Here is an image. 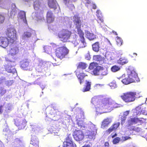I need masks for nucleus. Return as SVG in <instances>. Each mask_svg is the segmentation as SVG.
Instances as JSON below:
<instances>
[{"instance_id":"45","label":"nucleus","mask_w":147,"mask_h":147,"mask_svg":"<svg viewBox=\"0 0 147 147\" xmlns=\"http://www.w3.org/2000/svg\"><path fill=\"white\" fill-rule=\"evenodd\" d=\"M13 83V80H7L6 81L5 84L7 86H10Z\"/></svg>"},{"instance_id":"20","label":"nucleus","mask_w":147,"mask_h":147,"mask_svg":"<svg viewBox=\"0 0 147 147\" xmlns=\"http://www.w3.org/2000/svg\"><path fill=\"white\" fill-rule=\"evenodd\" d=\"M77 124L78 125V128L81 129H85L87 126V125L82 120H77Z\"/></svg>"},{"instance_id":"31","label":"nucleus","mask_w":147,"mask_h":147,"mask_svg":"<svg viewBox=\"0 0 147 147\" xmlns=\"http://www.w3.org/2000/svg\"><path fill=\"white\" fill-rule=\"evenodd\" d=\"M34 138H32L31 140V144H32L33 145L36 146V147H38V141L37 139L36 138H35V140H34Z\"/></svg>"},{"instance_id":"41","label":"nucleus","mask_w":147,"mask_h":147,"mask_svg":"<svg viewBox=\"0 0 147 147\" xmlns=\"http://www.w3.org/2000/svg\"><path fill=\"white\" fill-rule=\"evenodd\" d=\"M131 138V137L128 136H122L121 138H120V140L122 142H123L127 140L130 139Z\"/></svg>"},{"instance_id":"43","label":"nucleus","mask_w":147,"mask_h":147,"mask_svg":"<svg viewBox=\"0 0 147 147\" xmlns=\"http://www.w3.org/2000/svg\"><path fill=\"white\" fill-rule=\"evenodd\" d=\"M117 42L118 45L121 46L122 44V40L118 36L117 37Z\"/></svg>"},{"instance_id":"8","label":"nucleus","mask_w":147,"mask_h":147,"mask_svg":"<svg viewBox=\"0 0 147 147\" xmlns=\"http://www.w3.org/2000/svg\"><path fill=\"white\" fill-rule=\"evenodd\" d=\"M128 77L131 79H133L134 82L135 80H137L136 79L138 77L137 74L134 70V67H129L127 71Z\"/></svg>"},{"instance_id":"34","label":"nucleus","mask_w":147,"mask_h":147,"mask_svg":"<svg viewBox=\"0 0 147 147\" xmlns=\"http://www.w3.org/2000/svg\"><path fill=\"white\" fill-rule=\"evenodd\" d=\"M85 76V74L83 73H81L77 76L78 78L80 80V83L81 84L83 82L82 80Z\"/></svg>"},{"instance_id":"38","label":"nucleus","mask_w":147,"mask_h":147,"mask_svg":"<svg viewBox=\"0 0 147 147\" xmlns=\"http://www.w3.org/2000/svg\"><path fill=\"white\" fill-rule=\"evenodd\" d=\"M93 58L94 60L97 61H101L103 59V58L100 55L94 56Z\"/></svg>"},{"instance_id":"40","label":"nucleus","mask_w":147,"mask_h":147,"mask_svg":"<svg viewBox=\"0 0 147 147\" xmlns=\"http://www.w3.org/2000/svg\"><path fill=\"white\" fill-rule=\"evenodd\" d=\"M107 70H102L100 69V76L101 77L107 75Z\"/></svg>"},{"instance_id":"32","label":"nucleus","mask_w":147,"mask_h":147,"mask_svg":"<svg viewBox=\"0 0 147 147\" xmlns=\"http://www.w3.org/2000/svg\"><path fill=\"white\" fill-rule=\"evenodd\" d=\"M128 62V60L124 57L120 58L119 60L118 61V63L121 65H123L126 63Z\"/></svg>"},{"instance_id":"2","label":"nucleus","mask_w":147,"mask_h":147,"mask_svg":"<svg viewBox=\"0 0 147 147\" xmlns=\"http://www.w3.org/2000/svg\"><path fill=\"white\" fill-rule=\"evenodd\" d=\"M80 36L79 39L76 40L74 41H73L72 42L76 46L78 45L79 48H81L85 47L86 45V44L84 38V33L83 32L78 33Z\"/></svg>"},{"instance_id":"59","label":"nucleus","mask_w":147,"mask_h":147,"mask_svg":"<svg viewBox=\"0 0 147 147\" xmlns=\"http://www.w3.org/2000/svg\"><path fill=\"white\" fill-rule=\"evenodd\" d=\"M104 86L103 84H97L95 85V87H102Z\"/></svg>"},{"instance_id":"9","label":"nucleus","mask_w":147,"mask_h":147,"mask_svg":"<svg viewBox=\"0 0 147 147\" xmlns=\"http://www.w3.org/2000/svg\"><path fill=\"white\" fill-rule=\"evenodd\" d=\"M73 22L75 24L76 27L77 29V32L79 33L82 32V30L80 29L81 23L80 18L78 16L75 15L73 18Z\"/></svg>"},{"instance_id":"51","label":"nucleus","mask_w":147,"mask_h":147,"mask_svg":"<svg viewBox=\"0 0 147 147\" xmlns=\"http://www.w3.org/2000/svg\"><path fill=\"white\" fill-rule=\"evenodd\" d=\"M4 19V17L1 15H0V24L2 23L3 22Z\"/></svg>"},{"instance_id":"23","label":"nucleus","mask_w":147,"mask_h":147,"mask_svg":"<svg viewBox=\"0 0 147 147\" xmlns=\"http://www.w3.org/2000/svg\"><path fill=\"white\" fill-rule=\"evenodd\" d=\"M29 61L28 59H26L23 60L20 63L21 67L23 69H25L28 66Z\"/></svg>"},{"instance_id":"37","label":"nucleus","mask_w":147,"mask_h":147,"mask_svg":"<svg viewBox=\"0 0 147 147\" xmlns=\"http://www.w3.org/2000/svg\"><path fill=\"white\" fill-rule=\"evenodd\" d=\"M87 66L86 64L84 63H80L78 66V67L79 68H82L83 69H84Z\"/></svg>"},{"instance_id":"5","label":"nucleus","mask_w":147,"mask_h":147,"mask_svg":"<svg viewBox=\"0 0 147 147\" xmlns=\"http://www.w3.org/2000/svg\"><path fill=\"white\" fill-rule=\"evenodd\" d=\"M89 129L90 130H92L91 127H93V130H86L85 133V135L88 137V138L91 139H95V136L96 131V129L95 125L90 122L89 124Z\"/></svg>"},{"instance_id":"63","label":"nucleus","mask_w":147,"mask_h":147,"mask_svg":"<svg viewBox=\"0 0 147 147\" xmlns=\"http://www.w3.org/2000/svg\"><path fill=\"white\" fill-rule=\"evenodd\" d=\"M133 130L135 131L136 130L137 131H140V129L138 127H137V128H135Z\"/></svg>"},{"instance_id":"1","label":"nucleus","mask_w":147,"mask_h":147,"mask_svg":"<svg viewBox=\"0 0 147 147\" xmlns=\"http://www.w3.org/2000/svg\"><path fill=\"white\" fill-rule=\"evenodd\" d=\"M91 103L93 104L96 107L97 111L104 108H107V105H113V107L116 108L119 107L120 105L116 103L115 101L111 99H105L102 102L98 101V99L96 96H94L92 99Z\"/></svg>"},{"instance_id":"55","label":"nucleus","mask_w":147,"mask_h":147,"mask_svg":"<svg viewBox=\"0 0 147 147\" xmlns=\"http://www.w3.org/2000/svg\"><path fill=\"white\" fill-rule=\"evenodd\" d=\"M144 115H147V110L145 109H142L141 110V113Z\"/></svg>"},{"instance_id":"30","label":"nucleus","mask_w":147,"mask_h":147,"mask_svg":"<svg viewBox=\"0 0 147 147\" xmlns=\"http://www.w3.org/2000/svg\"><path fill=\"white\" fill-rule=\"evenodd\" d=\"M31 35V34L30 32H25L22 36V38L26 40L28 38L30 37Z\"/></svg>"},{"instance_id":"60","label":"nucleus","mask_w":147,"mask_h":147,"mask_svg":"<svg viewBox=\"0 0 147 147\" xmlns=\"http://www.w3.org/2000/svg\"><path fill=\"white\" fill-rule=\"evenodd\" d=\"M3 107L2 105H0V113H2L3 111Z\"/></svg>"},{"instance_id":"24","label":"nucleus","mask_w":147,"mask_h":147,"mask_svg":"<svg viewBox=\"0 0 147 147\" xmlns=\"http://www.w3.org/2000/svg\"><path fill=\"white\" fill-rule=\"evenodd\" d=\"M85 34L86 37L90 40H92L96 38L95 35L88 31H86Z\"/></svg>"},{"instance_id":"57","label":"nucleus","mask_w":147,"mask_h":147,"mask_svg":"<svg viewBox=\"0 0 147 147\" xmlns=\"http://www.w3.org/2000/svg\"><path fill=\"white\" fill-rule=\"evenodd\" d=\"M86 59L88 60H90V57L89 53H88L86 56Z\"/></svg>"},{"instance_id":"16","label":"nucleus","mask_w":147,"mask_h":147,"mask_svg":"<svg viewBox=\"0 0 147 147\" xmlns=\"http://www.w3.org/2000/svg\"><path fill=\"white\" fill-rule=\"evenodd\" d=\"M47 21L48 23L53 22L54 20V17L53 13L50 10L47 11L46 15Z\"/></svg>"},{"instance_id":"12","label":"nucleus","mask_w":147,"mask_h":147,"mask_svg":"<svg viewBox=\"0 0 147 147\" xmlns=\"http://www.w3.org/2000/svg\"><path fill=\"white\" fill-rule=\"evenodd\" d=\"M34 9L39 13L43 10L42 5L38 0H36L34 2Z\"/></svg>"},{"instance_id":"49","label":"nucleus","mask_w":147,"mask_h":147,"mask_svg":"<svg viewBox=\"0 0 147 147\" xmlns=\"http://www.w3.org/2000/svg\"><path fill=\"white\" fill-rule=\"evenodd\" d=\"M115 130L114 129L113 127L111 126L108 130L107 131V132L109 134H110L111 132H112L113 131Z\"/></svg>"},{"instance_id":"53","label":"nucleus","mask_w":147,"mask_h":147,"mask_svg":"<svg viewBox=\"0 0 147 147\" xmlns=\"http://www.w3.org/2000/svg\"><path fill=\"white\" fill-rule=\"evenodd\" d=\"M119 124L120 123H117L114 124L112 126L113 127L114 129L115 130L119 126Z\"/></svg>"},{"instance_id":"36","label":"nucleus","mask_w":147,"mask_h":147,"mask_svg":"<svg viewBox=\"0 0 147 147\" xmlns=\"http://www.w3.org/2000/svg\"><path fill=\"white\" fill-rule=\"evenodd\" d=\"M120 69V68L118 66L114 65L111 68V69L112 71L113 72H115L119 70Z\"/></svg>"},{"instance_id":"21","label":"nucleus","mask_w":147,"mask_h":147,"mask_svg":"<svg viewBox=\"0 0 147 147\" xmlns=\"http://www.w3.org/2000/svg\"><path fill=\"white\" fill-rule=\"evenodd\" d=\"M6 71L9 73H14L16 71V70L9 63L5 67Z\"/></svg>"},{"instance_id":"22","label":"nucleus","mask_w":147,"mask_h":147,"mask_svg":"<svg viewBox=\"0 0 147 147\" xmlns=\"http://www.w3.org/2000/svg\"><path fill=\"white\" fill-rule=\"evenodd\" d=\"M133 115L134 116H139L141 114V109L140 106L136 107L135 109L133 110Z\"/></svg>"},{"instance_id":"15","label":"nucleus","mask_w":147,"mask_h":147,"mask_svg":"<svg viewBox=\"0 0 147 147\" xmlns=\"http://www.w3.org/2000/svg\"><path fill=\"white\" fill-rule=\"evenodd\" d=\"M18 9L16 8V5L14 4L11 5V8L8 10L10 12V17L13 18L17 13Z\"/></svg>"},{"instance_id":"27","label":"nucleus","mask_w":147,"mask_h":147,"mask_svg":"<svg viewBox=\"0 0 147 147\" xmlns=\"http://www.w3.org/2000/svg\"><path fill=\"white\" fill-rule=\"evenodd\" d=\"M86 87H84L82 89V91L84 92L88 91L90 89L91 82L86 81Z\"/></svg>"},{"instance_id":"33","label":"nucleus","mask_w":147,"mask_h":147,"mask_svg":"<svg viewBox=\"0 0 147 147\" xmlns=\"http://www.w3.org/2000/svg\"><path fill=\"white\" fill-rule=\"evenodd\" d=\"M96 16L99 19L100 21L101 22H103V20L102 18L101 17L102 15L100 11L99 10H98L96 11Z\"/></svg>"},{"instance_id":"64","label":"nucleus","mask_w":147,"mask_h":147,"mask_svg":"<svg viewBox=\"0 0 147 147\" xmlns=\"http://www.w3.org/2000/svg\"><path fill=\"white\" fill-rule=\"evenodd\" d=\"M82 147H90V145H85Z\"/></svg>"},{"instance_id":"11","label":"nucleus","mask_w":147,"mask_h":147,"mask_svg":"<svg viewBox=\"0 0 147 147\" xmlns=\"http://www.w3.org/2000/svg\"><path fill=\"white\" fill-rule=\"evenodd\" d=\"M64 147H76L75 144L73 143L71 140V138L68 136L66 138V141L63 142Z\"/></svg>"},{"instance_id":"44","label":"nucleus","mask_w":147,"mask_h":147,"mask_svg":"<svg viewBox=\"0 0 147 147\" xmlns=\"http://www.w3.org/2000/svg\"><path fill=\"white\" fill-rule=\"evenodd\" d=\"M6 92V90L3 88H0V94L2 96Z\"/></svg>"},{"instance_id":"4","label":"nucleus","mask_w":147,"mask_h":147,"mask_svg":"<svg viewBox=\"0 0 147 147\" xmlns=\"http://www.w3.org/2000/svg\"><path fill=\"white\" fill-rule=\"evenodd\" d=\"M69 51V50L65 47H59L56 49L55 54L58 58L62 59L68 53Z\"/></svg>"},{"instance_id":"13","label":"nucleus","mask_w":147,"mask_h":147,"mask_svg":"<svg viewBox=\"0 0 147 147\" xmlns=\"http://www.w3.org/2000/svg\"><path fill=\"white\" fill-rule=\"evenodd\" d=\"M10 42L9 40L6 37H0V46L3 48L7 47Z\"/></svg>"},{"instance_id":"19","label":"nucleus","mask_w":147,"mask_h":147,"mask_svg":"<svg viewBox=\"0 0 147 147\" xmlns=\"http://www.w3.org/2000/svg\"><path fill=\"white\" fill-rule=\"evenodd\" d=\"M129 124V125L139 123H141L143 121L142 120L139 119L137 118H131L128 121Z\"/></svg>"},{"instance_id":"46","label":"nucleus","mask_w":147,"mask_h":147,"mask_svg":"<svg viewBox=\"0 0 147 147\" xmlns=\"http://www.w3.org/2000/svg\"><path fill=\"white\" fill-rule=\"evenodd\" d=\"M110 86L111 87V88H115L117 87V85L115 82H113L109 84Z\"/></svg>"},{"instance_id":"58","label":"nucleus","mask_w":147,"mask_h":147,"mask_svg":"<svg viewBox=\"0 0 147 147\" xmlns=\"http://www.w3.org/2000/svg\"><path fill=\"white\" fill-rule=\"evenodd\" d=\"M129 111H127L123 113V115L126 117L128 115L129 113Z\"/></svg>"},{"instance_id":"28","label":"nucleus","mask_w":147,"mask_h":147,"mask_svg":"<svg viewBox=\"0 0 147 147\" xmlns=\"http://www.w3.org/2000/svg\"><path fill=\"white\" fill-rule=\"evenodd\" d=\"M100 69L101 68L100 66H97L93 71V74L95 76L99 75L100 74Z\"/></svg>"},{"instance_id":"18","label":"nucleus","mask_w":147,"mask_h":147,"mask_svg":"<svg viewBox=\"0 0 147 147\" xmlns=\"http://www.w3.org/2000/svg\"><path fill=\"white\" fill-rule=\"evenodd\" d=\"M48 4L50 8L54 10L56 9L58 6L56 0H48Z\"/></svg>"},{"instance_id":"56","label":"nucleus","mask_w":147,"mask_h":147,"mask_svg":"<svg viewBox=\"0 0 147 147\" xmlns=\"http://www.w3.org/2000/svg\"><path fill=\"white\" fill-rule=\"evenodd\" d=\"M105 57V59L107 60H110L111 59V57L109 56L108 54H106Z\"/></svg>"},{"instance_id":"6","label":"nucleus","mask_w":147,"mask_h":147,"mask_svg":"<svg viewBox=\"0 0 147 147\" xmlns=\"http://www.w3.org/2000/svg\"><path fill=\"white\" fill-rule=\"evenodd\" d=\"M71 34V32L65 30H63L59 33L58 36L61 41L66 42L70 38Z\"/></svg>"},{"instance_id":"54","label":"nucleus","mask_w":147,"mask_h":147,"mask_svg":"<svg viewBox=\"0 0 147 147\" xmlns=\"http://www.w3.org/2000/svg\"><path fill=\"white\" fill-rule=\"evenodd\" d=\"M126 117L125 116H124L123 115L121 117V124H123L125 122V121L126 120Z\"/></svg>"},{"instance_id":"29","label":"nucleus","mask_w":147,"mask_h":147,"mask_svg":"<svg viewBox=\"0 0 147 147\" xmlns=\"http://www.w3.org/2000/svg\"><path fill=\"white\" fill-rule=\"evenodd\" d=\"M122 82L123 83L125 84H127L131 83L134 82L133 79H131L128 77V78H125L123 79Z\"/></svg>"},{"instance_id":"17","label":"nucleus","mask_w":147,"mask_h":147,"mask_svg":"<svg viewBox=\"0 0 147 147\" xmlns=\"http://www.w3.org/2000/svg\"><path fill=\"white\" fill-rule=\"evenodd\" d=\"M18 18L20 22H23L24 23H26V14L24 11H20L18 13Z\"/></svg>"},{"instance_id":"3","label":"nucleus","mask_w":147,"mask_h":147,"mask_svg":"<svg viewBox=\"0 0 147 147\" xmlns=\"http://www.w3.org/2000/svg\"><path fill=\"white\" fill-rule=\"evenodd\" d=\"M6 35L8 37L11 43H13L17 38L16 31L13 28H8L7 29Z\"/></svg>"},{"instance_id":"47","label":"nucleus","mask_w":147,"mask_h":147,"mask_svg":"<svg viewBox=\"0 0 147 147\" xmlns=\"http://www.w3.org/2000/svg\"><path fill=\"white\" fill-rule=\"evenodd\" d=\"M120 140V138L119 137H117L113 140V143L114 144H116L118 143Z\"/></svg>"},{"instance_id":"48","label":"nucleus","mask_w":147,"mask_h":147,"mask_svg":"<svg viewBox=\"0 0 147 147\" xmlns=\"http://www.w3.org/2000/svg\"><path fill=\"white\" fill-rule=\"evenodd\" d=\"M65 3L68 7H70V8L71 10H72L74 8V7L73 5L70 4L69 5H68V3L69 4V2L68 3L67 2V3L66 2H65Z\"/></svg>"},{"instance_id":"26","label":"nucleus","mask_w":147,"mask_h":147,"mask_svg":"<svg viewBox=\"0 0 147 147\" xmlns=\"http://www.w3.org/2000/svg\"><path fill=\"white\" fill-rule=\"evenodd\" d=\"M92 48L93 50L96 52H98L99 51L100 46L99 43L97 42L94 43L92 45Z\"/></svg>"},{"instance_id":"61","label":"nucleus","mask_w":147,"mask_h":147,"mask_svg":"<svg viewBox=\"0 0 147 147\" xmlns=\"http://www.w3.org/2000/svg\"><path fill=\"white\" fill-rule=\"evenodd\" d=\"M109 144L108 142H105V147H109Z\"/></svg>"},{"instance_id":"25","label":"nucleus","mask_w":147,"mask_h":147,"mask_svg":"<svg viewBox=\"0 0 147 147\" xmlns=\"http://www.w3.org/2000/svg\"><path fill=\"white\" fill-rule=\"evenodd\" d=\"M111 121V119L110 118H107L104 120L102 123L101 127L103 128H105L107 126Z\"/></svg>"},{"instance_id":"10","label":"nucleus","mask_w":147,"mask_h":147,"mask_svg":"<svg viewBox=\"0 0 147 147\" xmlns=\"http://www.w3.org/2000/svg\"><path fill=\"white\" fill-rule=\"evenodd\" d=\"M73 136L74 139L77 141L82 140L84 138V135L82 132L80 130H76L74 132Z\"/></svg>"},{"instance_id":"52","label":"nucleus","mask_w":147,"mask_h":147,"mask_svg":"<svg viewBox=\"0 0 147 147\" xmlns=\"http://www.w3.org/2000/svg\"><path fill=\"white\" fill-rule=\"evenodd\" d=\"M6 81V79L4 77H2L0 78V84L4 83H5Z\"/></svg>"},{"instance_id":"39","label":"nucleus","mask_w":147,"mask_h":147,"mask_svg":"<svg viewBox=\"0 0 147 147\" xmlns=\"http://www.w3.org/2000/svg\"><path fill=\"white\" fill-rule=\"evenodd\" d=\"M97 64L93 62L91 63L89 66V68L90 69H95L97 67Z\"/></svg>"},{"instance_id":"42","label":"nucleus","mask_w":147,"mask_h":147,"mask_svg":"<svg viewBox=\"0 0 147 147\" xmlns=\"http://www.w3.org/2000/svg\"><path fill=\"white\" fill-rule=\"evenodd\" d=\"M45 64V63L42 61H41L40 62H39L38 63V67H37V68H38H38H40V69L42 67H43L44 66Z\"/></svg>"},{"instance_id":"14","label":"nucleus","mask_w":147,"mask_h":147,"mask_svg":"<svg viewBox=\"0 0 147 147\" xmlns=\"http://www.w3.org/2000/svg\"><path fill=\"white\" fill-rule=\"evenodd\" d=\"M19 51L18 47L15 45H11L9 50V54L11 56H14L17 54Z\"/></svg>"},{"instance_id":"62","label":"nucleus","mask_w":147,"mask_h":147,"mask_svg":"<svg viewBox=\"0 0 147 147\" xmlns=\"http://www.w3.org/2000/svg\"><path fill=\"white\" fill-rule=\"evenodd\" d=\"M39 85L40 86L41 88L42 89V90L45 88V86L44 85H41V83L40 85Z\"/></svg>"},{"instance_id":"50","label":"nucleus","mask_w":147,"mask_h":147,"mask_svg":"<svg viewBox=\"0 0 147 147\" xmlns=\"http://www.w3.org/2000/svg\"><path fill=\"white\" fill-rule=\"evenodd\" d=\"M39 79H40V78L38 79L33 83L32 84H37L38 85H40L41 82L40 81H39Z\"/></svg>"},{"instance_id":"35","label":"nucleus","mask_w":147,"mask_h":147,"mask_svg":"<svg viewBox=\"0 0 147 147\" xmlns=\"http://www.w3.org/2000/svg\"><path fill=\"white\" fill-rule=\"evenodd\" d=\"M45 52L47 53L51 54V47L46 46L44 47Z\"/></svg>"},{"instance_id":"7","label":"nucleus","mask_w":147,"mask_h":147,"mask_svg":"<svg viewBox=\"0 0 147 147\" xmlns=\"http://www.w3.org/2000/svg\"><path fill=\"white\" fill-rule=\"evenodd\" d=\"M136 93L134 92H128L121 96L122 99L125 102H131L135 100Z\"/></svg>"}]
</instances>
